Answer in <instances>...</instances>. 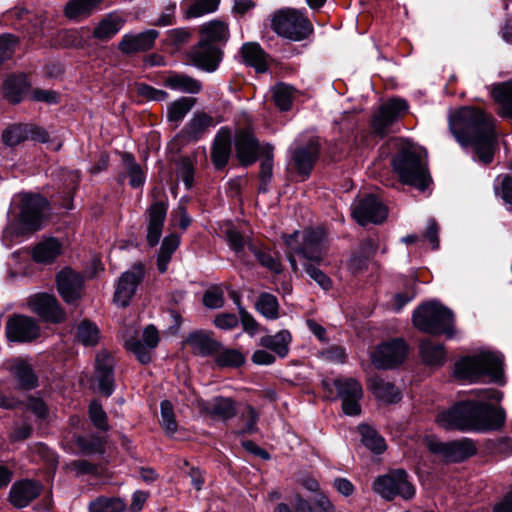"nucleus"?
<instances>
[{"label": "nucleus", "mask_w": 512, "mask_h": 512, "mask_svg": "<svg viewBox=\"0 0 512 512\" xmlns=\"http://www.w3.org/2000/svg\"><path fill=\"white\" fill-rule=\"evenodd\" d=\"M209 415L212 417L228 420L236 415L235 402L231 398L217 396L211 399L206 407Z\"/></svg>", "instance_id": "nucleus-34"}, {"label": "nucleus", "mask_w": 512, "mask_h": 512, "mask_svg": "<svg viewBox=\"0 0 512 512\" xmlns=\"http://www.w3.org/2000/svg\"><path fill=\"white\" fill-rule=\"evenodd\" d=\"M6 336L13 342H31L40 335L37 322L28 316L14 315L6 323Z\"/></svg>", "instance_id": "nucleus-17"}, {"label": "nucleus", "mask_w": 512, "mask_h": 512, "mask_svg": "<svg viewBox=\"0 0 512 512\" xmlns=\"http://www.w3.org/2000/svg\"><path fill=\"white\" fill-rule=\"evenodd\" d=\"M179 243V237L175 234H171L164 238L157 256V268L160 273H165L167 271L172 254L178 248Z\"/></svg>", "instance_id": "nucleus-43"}, {"label": "nucleus", "mask_w": 512, "mask_h": 512, "mask_svg": "<svg viewBox=\"0 0 512 512\" xmlns=\"http://www.w3.org/2000/svg\"><path fill=\"white\" fill-rule=\"evenodd\" d=\"M215 357V362L220 367H239L244 361V355L237 349L220 348Z\"/></svg>", "instance_id": "nucleus-51"}, {"label": "nucleus", "mask_w": 512, "mask_h": 512, "mask_svg": "<svg viewBox=\"0 0 512 512\" xmlns=\"http://www.w3.org/2000/svg\"><path fill=\"white\" fill-rule=\"evenodd\" d=\"M502 356L492 351H480L456 362L454 375L464 381L475 382L482 375H488L493 381L502 376Z\"/></svg>", "instance_id": "nucleus-5"}, {"label": "nucleus", "mask_w": 512, "mask_h": 512, "mask_svg": "<svg viewBox=\"0 0 512 512\" xmlns=\"http://www.w3.org/2000/svg\"><path fill=\"white\" fill-rule=\"evenodd\" d=\"M316 263H304L306 273L313 279L322 289L329 290L332 288L331 279L318 267Z\"/></svg>", "instance_id": "nucleus-56"}, {"label": "nucleus", "mask_w": 512, "mask_h": 512, "mask_svg": "<svg viewBox=\"0 0 512 512\" xmlns=\"http://www.w3.org/2000/svg\"><path fill=\"white\" fill-rule=\"evenodd\" d=\"M334 385L342 400L343 412L349 416L359 415L361 412L359 401L363 396L360 383L354 378H345L336 379Z\"/></svg>", "instance_id": "nucleus-14"}, {"label": "nucleus", "mask_w": 512, "mask_h": 512, "mask_svg": "<svg viewBox=\"0 0 512 512\" xmlns=\"http://www.w3.org/2000/svg\"><path fill=\"white\" fill-rule=\"evenodd\" d=\"M20 206V224L25 232H35L44 223L47 201L39 195L22 194Z\"/></svg>", "instance_id": "nucleus-9"}, {"label": "nucleus", "mask_w": 512, "mask_h": 512, "mask_svg": "<svg viewBox=\"0 0 512 512\" xmlns=\"http://www.w3.org/2000/svg\"><path fill=\"white\" fill-rule=\"evenodd\" d=\"M213 125L214 121L211 116L205 113H199L186 124L183 132L189 139L197 140Z\"/></svg>", "instance_id": "nucleus-40"}, {"label": "nucleus", "mask_w": 512, "mask_h": 512, "mask_svg": "<svg viewBox=\"0 0 512 512\" xmlns=\"http://www.w3.org/2000/svg\"><path fill=\"white\" fill-rule=\"evenodd\" d=\"M29 308L41 318L53 323L65 320V312L60 308L56 297L48 293H38L28 300Z\"/></svg>", "instance_id": "nucleus-18"}, {"label": "nucleus", "mask_w": 512, "mask_h": 512, "mask_svg": "<svg viewBox=\"0 0 512 512\" xmlns=\"http://www.w3.org/2000/svg\"><path fill=\"white\" fill-rule=\"evenodd\" d=\"M84 279L80 273L65 268L57 275V289L63 300L73 303L81 297Z\"/></svg>", "instance_id": "nucleus-21"}, {"label": "nucleus", "mask_w": 512, "mask_h": 512, "mask_svg": "<svg viewBox=\"0 0 512 512\" xmlns=\"http://www.w3.org/2000/svg\"><path fill=\"white\" fill-rule=\"evenodd\" d=\"M194 104L195 99L190 97H181L175 100L167 108L168 121L177 126L192 109Z\"/></svg>", "instance_id": "nucleus-45"}, {"label": "nucleus", "mask_w": 512, "mask_h": 512, "mask_svg": "<svg viewBox=\"0 0 512 512\" xmlns=\"http://www.w3.org/2000/svg\"><path fill=\"white\" fill-rule=\"evenodd\" d=\"M125 509V502L118 497H99L89 504L90 512H123Z\"/></svg>", "instance_id": "nucleus-50"}, {"label": "nucleus", "mask_w": 512, "mask_h": 512, "mask_svg": "<svg viewBox=\"0 0 512 512\" xmlns=\"http://www.w3.org/2000/svg\"><path fill=\"white\" fill-rule=\"evenodd\" d=\"M291 335L287 330H281L275 335L261 337L260 345L272 350L280 357H285L289 351Z\"/></svg>", "instance_id": "nucleus-35"}, {"label": "nucleus", "mask_w": 512, "mask_h": 512, "mask_svg": "<svg viewBox=\"0 0 512 512\" xmlns=\"http://www.w3.org/2000/svg\"><path fill=\"white\" fill-rule=\"evenodd\" d=\"M166 213L167 204L162 201L153 202L148 209L147 241L151 246L159 242Z\"/></svg>", "instance_id": "nucleus-26"}, {"label": "nucleus", "mask_w": 512, "mask_h": 512, "mask_svg": "<svg viewBox=\"0 0 512 512\" xmlns=\"http://www.w3.org/2000/svg\"><path fill=\"white\" fill-rule=\"evenodd\" d=\"M230 149V134L226 131H221L215 139L212 150V158L216 167L221 168L227 163Z\"/></svg>", "instance_id": "nucleus-39"}, {"label": "nucleus", "mask_w": 512, "mask_h": 512, "mask_svg": "<svg viewBox=\"0 0 512 512\" xmlns=\"http://www.w3.org/2000/svg\"><path fill=\"white\" fill-rule=\"evenodd\" d=\"M113 365L114 360L107 351L96 355V379L99 391L105 396H110L114 390Z\"/></svg>", "instance_id": "nucleus-25"}, {"label": "nucleus", "mask_w": 512, "mask_h": 512, "mask_svg": "<svg viewBox=\"0 0 512 512\" xmlns=\"http://www.w3.org/2000/svg\"><path fill=\"white\" fill-rule=\"evenodd\" d=\"M449 128L460 145L474 147L480 162H492L496 132L495 119L490 114L479 108L462 107L450 114Z\"/></svg>", "instance_id": "nucleus-2"}, {"label": "nucleus", "mask_w": 512, "mask_h": 512, "mask_svg": "<svg viewBox=\"0 0 512 512\" xmlns=\"http://www.w3.org/2000/svg\"><path fill=\"white\" fill-rule=\"evenodd\" d=\"M62 243L56 238L43 239L32 250V258L39 264H50L62 253Z\"/></svg>", "instance_id": "nucleus-28"}, {"label": "nucleus", "mask_w": 512, "mask_h": 512, "mask_svg": "<svg viewBox=\"0 0 512 512\" xmlns=\"http://www.w3.org/2000/svg\"><path fill=\"white\" fill-rule=\"evenodd\" d=\"M352 215L360 225L379 224L387 217V208L373 195L369 194L353 203Z\"/></svg>", "instance_id": "nucleus-13"}, {"label": "nucleus", "mask_w": 512, "mask_h": 512, "mask_svg": "<svg viewBox=\"0 0 512 512\" xmlns=\"http://www.w3.org/2000/svg\"><path fill=\"white\" fill-rule=\"evenodd\" d=\"M13 373L21 388L30 390L37 386V376L26 361L17 360L13 365Z\"/></svg>", "instance_id": "nucleus-44"}, {"label": "nucleus", "mask_w": 512, "mask_h": 512, "mask_svg": "<svg viewBox=\"0 0 512 512\" xmlns=\"http://www.w3.org/2000/svg\"><path fill=\"white\" fill-rule=\"evenodd\" d=\"M407 109L408 105L402 99H391L381 105L372 121L374 132L380 136L387 135L389 127L403 116Z\"/></svg>", "instance_id": "nucleus-15"}, {"label": "nucleus", "mask_w": 512, "mask_h": 512, "mask_svg": "<svg viewBox=\"0 0 512 512\" xmlns=\"http://www.w3.org/2000/svg\"><path fill=\"white\" fill-rule=\"evenodd\" d=\"M158 331L153 325L147 326L142 333V340L132 338L125 341V347L132 352L140 363L151 361V351L158 345Z\"/></svg>", "instance_id": "nucleus-19"}, {"label": "nucleus", "mask_w": 512, "mask_h": 512, "mask_svg": "<svg viewBox=\"0 0 512 512\" xmlns=\"http://www.w3.org/2000/svg\"><path fill=\"white\" fill-rule=\"evenodd\" d=\"M124 20L117 14H109L94 28L93 36L100 41L114 37L122 28Z\"/></svg>", "instance_id": "nucleus-33"}, {"label": "nucleus", "mask_w": 512, "mask_h": 512, "mask_svg": "<svg viewBox=\"0 0 512 512\" xmlns=\"http://www.w3.org/2000/svg\"><path fill=\"white\" fill-rule=\"evenodd\" d=\"M248 247L262 266L277 274L282 271L279 259L275 258L270 252L259 250L253 244H249Z\"/></svg>", "instance_id": "nucleus-54"}, {"label": "nucleus", "mask_w": 512, "mask_h": 512, "mask_svg": "<svg viewBox=\"0 0 512 512\" xmlns=\"http://www.w3.org/2000/svg\"><path fill=\"white\" fill-rule=\"evenodd\" d=\"M226 237L231 249L238 255V257H243L246 240L242 235L235 229H228L226 231Z\"/></svg>", "instance_id": "nucleus-59"}, {"label": "nucleus", "mask_w": 512, "mask_h": 512, "mask_svg": "<svg viewBox=\"0 0 512 512\" xmlns=\"http://www.w3.org/2000/svg\"><path fill=\"white\" fill-rule=\"evenodd\" d=\"M373 489L386 500H392L396 496L407 500L415 494V488L409 482L407 473L401 469L378 477L374 482Z\"/></svg>", "instance_id": "nucleus-8"}, {"label": "nucleus", "mask_w": 512, "mask_h": 512, "mask_svg": "<svg viewBox=\"0 0 512 512\" xmlns=\"http://www.w3.org/2000/svg\"><path fill=\"white\" fill-rule=\"evenodd\" d=\"M163 85L171 90L196 94L202 89L201 83L185 74L170 73L163 80Z\"/></svg>", "instance_id": "nucleus-30"}, {"label": "nucleus", "mask_w": 512, "mask_h": 512, "mask_svg": "<svg viewBox=\"0 0 512 512\" xmlns=\"http://www.w3.org/2000/svg\"><path fill=\"white\" fill-rule=\"evenodd\" d=\"M255 309L269 320L279 317V302L273 294L261 293L255 302Z\"/></svg>", "instance_id": "nucleus-46"}, {"label": "nucleus", "mask_w": 512, "mask_h": 512, "mask_svg": "<svg viewBox=\"0 0 512 512\" xmlns=\"http://www.w3.org/2000/svg\"><path fill=\"white\" fill-rule=\"evenodd\" d=\"M477 400H467L456 403L450 409L438 414L436 422L444 429L460 431L497 430L505 422V412L499 403L502 393L487 388L477 390Z\"/></svg>", "instance_id": "nucleus-1"}, {"label": "nucleus", "mask_w": 512, "mask_h": 512, "mask_svg": "<svg viewBox=\"0 0 512 512\" xmlns=\"http://www.w3.org/2000/svg\"><path fill=\"white\" fill-rule=\"evenodd\" d=\"M420 353L423 361L432 366L443 365L446 359V352L441 344L430 340L422 341L420 344Z\"/></svg>", "instance_id": "nucleus-38"}, {"label": "nucleus", "mask_w": 512, "mask_h": 512, "mask_svg": "<svg viewBox=\"0 0 512 512\" xmlns=\"http://www.w3.org/2000/svg\"><path fill=\"white\" fill-rule=\"evenodd\" d=\"M138 94L147 100L164 101L168 98V93L164 90L156 89L146 84L137 86Z\"/></svg>", "instance_id": "nucleus-61"}, {"label": "nucleus", "mask_w": 512, "mask_h": 512, "mask_svg": "<svg viewBox=\"0 0 512 512\" xmlns=\"http://www.w3.org/2000/svg\"><path fill=\"white\" fill-rule=\"evenodd\" d=\"M158 34L154 29L138 34H125L118 43V49L127 55L145 52L153 47Z\"/></svg>", "instance_id": "nucleus-24"}, {"label": "nucleus", "mask_w": 512, "mask_h": 512, "mask_svg": "<svg viewBox=\"0 0 512 512\" xmlns=\"http://www.w3.org/2000/svg\"><path fill=\"white\" fill-rule=\"evenodd\" d=\"M76 338L85 346H94L100 339V331L96 324L83 320L77 327Z\"/></svg>", "instance_id": "nucleus-48"}, {"label": "nucleus", "mask_w": 512, "mask_h": 512, "mask_svg": "<svg viewBox=\"0 0 512 512\" xmlns=\"http://www.w3.org/2000/svg\"><path fill=\"white\" fill-rule=\"evenodd\" d=\"M27 89L24 76H10L3 84L5 98L11 103H19Z\"/></svg>", "instance_id": "nucleus-41"}, {"label": "nucleus", "mask_w": 512, "mask_h": 512, "mask_svg": "<svg viewBox=\"0 0 512 512\" xmlns=\"http://www.w3.org/2000/svg\"><path fill=\"white\" fill-rule=\"evenodd\" d=\"M273 30L281 37L300 41L312 33V25L295 9H282L272 19Z\"/></svg>", "instance_id": "nucleus-7"}, {"label": "nucleus", "mask_w": 512, "mask_h": 512, "mask_svg": "<svg viewBox=\"0 0 512 512\" xmlns=\"http://www.w3.org/2000/svg\"><path fill=\"white\" fill-rule=\"evenodd\" d=\"M199 32L208 43L226 41L229 37L228 25L221 20H212L202 24Z\"/></svg>", "instance_id": "nucleus-37"}, {"label": "nucleus", "mask_w": 512, "mask_h": 512, "mask_svg": "<svg viewBox=\"0 0 512 512\" xmlns=\"http://www.w3.org/2000/svg\"><path fill=\"white\" fill-rule=\"evenodd\" d=\"M424 442L431 452L441 455L444 460L449 462L463 461L476 453L473 441L467 438L440 442L432 437H426Z\"/></svg>", "instance_id": "nucleus-10"}, {"label": "nucleus", "mask_w": 512, "mask_h": 512, "mask_svg": "<svg viewBox=\"0 0 512 512\" xmlns=\"http://www.w3.org/2000/svg\"><path fill=\"white\" fill-rule=\"evenodd\" d=\"M408 348L402 339H394L378 345L371 353L372 364L378 369H390L402 363Z\"/></svg>", "instance_id": "nucleus-11"}, {"label": "nucleus", "mask_w": 512, "mask_h": 512, "mask_svg": "<svg viewBox=\"0 0 512 512\" xmlns=\"http://www.w3.org/2000/svg\"><path fill=\"white\" fill-rule=\"evenodd\" d=\"M271 91L274 103L280 110L287 111L291 108L295 97V89L292 86L278 83Z\"/></svg>", "instance_id": "nucleus-47"}, {"label": "nucleus", "mask_w": 512, "mask_h": 512, "mask_svg": "<svg viewBox=\"0 0 512 512\" xmlns=\"http://www.w3.org/2000/svg\"><path fill=\"white\" fill-rule=\"evenodd\" d=\"M89 414L95 427L103 431L108 430L107 416L100 403L93 401L89 407Z\"/></svg>", "instance_id": "nucleus-57"}, {"label": "nucleus", "mask_w": 512, "mask_h": 512, "mask_svg": "<svg viewBox=\"0 0 512 512\" xmlns=\"http://www.w3.org/2000/svg\"><path fill=\"white\" fill-rule=\"evenodd\" d=\"M187 344L195 352L203 356L214 354L221 348V343L215 340L211 333L204 331H196L189 334Z\"/></svg>", "instance_id": "nucleus-29"}, {"label": "nucleus", "mask_w": 512, "mask_h": 512, "mask_svg": "<svg viewBox=\"0 0 512 512\" xmlns=\"http://www.w3.org/2000/svg\"><path fill=\"white\" fill-rule=\"evenodd\" d=\"M314 512H335V506L322 492L317 493L313 498Z\"/></svg>", "instance_id": "nucleus-64"}, {"label": "nucleus", "mask_w": 512, "mask_h": 512, "mask_svg": "<svg viewBox=\"0 0 512 512\" xmlns=\"http://www.w3.org/2000/svg\"><path fill=\"white\" fill-rule=\"evenodd\" d=\"M161 420L160 424L167 435H173L177 431V423L173 405L170 401L164 400L160 404Z\"/></svg>", "instance_id": "nucleus-52"}, {"label": "nucleus", "mask_w": 512, "mask_h": 512, "mask_svg": "<svg viewBox=\"0 0 512 512\" xmlns=\"http://www.w3.org/2000/svg\"><path fill=\"white\" fill-rule=\"evenodd\" d=\"M26 140L47 143L49 141V134L46 130L34 124H13L2 133L3 143L10 147H14Z\"/></svg>", "instance_id": "nucleus-16"}, {"label": "nucleus", "mask_w": 512, "mask_h": 512, "mask_svg": "<svg viewBox=\"0 0 512 512\" xmlns=\"http://www.w3.org/2000/svg\"><path fill=\"white\" fill-rule=\"evenodd\" d=\"M242 55L246 64L255 68L258 73L268 70V56L257 43H246L242 46Z\"/></svg>", "instance_id": "nucleus-31"}, {"label": "nucleus", "mask_w": 512, "mask_h": 512, "mask_svg": "<svg viewBox=\"0 0 512 512\" xmlns=\"http://www.w3.org/2000/svg\"><path fill=\"white\" fill-rule=\"evenodd\" d=\"M16 43L15 37L11 35L0 36V65L12 57Z\"/></svg>", "instance_id": "nucleus-62"}, {"label": "nucleus", "mask_w": 512, "mask_h": 512, "mask_svg": "<svg viewBox=\"0 0 512 512\" xmlns=\"http://www.w3.org/2000/svg\"><path fill=\"white\" fill-rule=\"evenodd\" d=\"M392 168L402 184L423 191L431 183L427 155L421 148H403L393 158Z\"/></svg>", "instance_id": "nucleus-3"}, {"label": "nucleus", "mask_w": 512, "mask_h": 512, "mask_svg": "<svg viewBox=\"0 0 512 512\" xmlns=\"http://www.w3.org/2000/svg\"><path fill=\"white\" fill-rule=\"evenodd\" d=\"M237 157L244 165H249L256 160L258 142L253 134L247 130L240 131L235 137Z\"/></svg>", "instance_id": "nucleus-27"}, {"label": "nucleus", "mask_w": 512, "mask_h": 512, "mask_svg": "<svg viewBox=\"0 0 512 512\" xmlns=\"http://www.w3.org/2000/svg\"><path fill=\"white\" fill-rule=\"evenodd\" d=\"M363 444L376 453H382L385 448L384 439L369 425L362 424L358 427Z\"/></svg>", "instance_id": "nucleus-49"}, {"label": "nucleus", "mask_w": 512, "mask_h": 512, "mask_svg": "<svg viewBox=\"0 0 512 512\" xmlns=\"http://www.w3.org/2000/svg\"><path fill=\"white\" fill-rule=\"evenodd\" d=\"M203 303L207 308L218 309L224 305V296L222 290L211 288L203 296Z\"/></svg>", "instance_id": "nucleus-60"}, {"label": "nucleus", "mask_w": 512, "mask_h": 512, "mask_svg": "<svg viewBox=\"0 0 512 512\" xmlns=\"http://www.w3.org/2000/svg\"><path fill=\"white\" fill-rule=\"evenodd\" d=\"M325 237L320 230L295 231L285 236L284 242L288 247L287 259L294 272L298 271L297 257L304 263L319 264L325 256Z\"/></svg>", "instance_id": "nucleus-4"}, {"label": "nucleus", "mask_w": 512, "mask_h": 512, "mask_svg": "<svg viewBox=\"0 0 512 512\" xmlns=\"http://www.w3.org/2000/svg\"><path fill=\"white\" fill-rule=\"evenodd\" d=\"M101 0H71L64 7V15L70 20H79L89 16Z\"/></svg>", "instance_id": "nucleus-36"}, {"label": "nucleus", "mask_w": 512, "mask_h": 512, "mask_svg": "<svg viewBox=\"0 0 512 512\" xmlns=\"http://www.w3.org/2000/svg\"><path fill=\"white\" fill-rule=\"evenodd\" d=\"M219 0H196L186 11L185 18H198L217 10Z\"/></svg>", "instance_id": "nucleus-53"}, {"label": "nucleus", "mask_w": 512, "mask_h": 512, "mask_svg": "<svg viewBox=\"0 0 512 512\" xmlns=\"http://www.w3.org/2000/svg\"><path fill=\"white\" fill-rule=\"evenodd\" d=\"M41 490L42 485L38 481L29 479L16 481L10 488L8 500L15 508L21 509L37 498Z\"/></svg>", "instance_id": "nucleus-22"}, {"label": "nucleus", "mask_w": 512, "mask_h": 512, "mask_svg": "<svg viewBox=\"0 0 512 512\" xmlns=\"http://www.w3.org/2000/svg\"><path fill=\"white\" fill-rule=\"evenodd\" d=\"M492 97L500 105L502 115L512 119V81L495 86Z\"/></svg>", "instance_id": "nucleus-42"}, {"label": "nucleus", "mask_w": 512, "mask_h": 512, "mask_svg": "<svg viewBox=\"0 0 512 512\" xmlns=\"http://www.w3.org/2000/svg\"><path fill=\"white\" fill-rule=\"evenodd\" d=\"M189 59L197 68L207 72H213L219 65L221 52L211 43L200 41L189 52Z\"/></svg>", "instance_id": "nucleus-20"}, {"label": "nucleus", "mask_w": 512, "mask_h": 512, "mask_svg": "<svg viewBox=\"0 0 512 512\" xmlns=\"http://www.w3.org/2000/svg\"><path fill=\"white\" fill-rule=\"evenodd\" d=\"M144 275V265L140 262L135 263L130 270L121 274L114 293L116 305L121 307L129 305Z\"/></svg>", "instance_id": "nucleus-12"}, {"label": "nucleus", "mask_w": 512, "mask_h": 512, "mask_svg": "<svg viewBox=\"0 0 512 512\" xmlns=\"http://www.w3.org/2000/svg\"><path fill=\"white\" fill-rule=\"evenodd\" d=\"M370 389L374 396L385 403H396L401 399V392L394 384L379 377L370 379Z\"/></svg>", "instance_id": "nucleus-32"}, {"label": "nucleus", "mask_w": 512, "mask_h": 512, "mask_svg": "<svg viewBox=\"0 0 512 512\" xmlns=\"http://www.w3.org/2000/svg\"><path fill=\"white\" fill-rule=\"evenodd\" d=\"M273 175V158L272 155H267L261 161V170H260V190L263 192L267 191V186L270 183Z\"/></svg>", "instance_id": "nucleus-58"}, {"label": "nucleus", "mask_w": 512, "mask_h": 512, "mask_svg": "<svg viewBox=\"0 0 512 512\" xmlns=\"http://www.w3.org/2000/svg\"><path fill=\"white\" fill-rule=\"evenodd\" d=\"M318 153L319 147L315 140H310L305 146H300L293 150L291 156L292 163L303 180L309 176Z\"/></svg>", "instance_id": "nucleus-23"}, {"label": "nucleus", "mask_w": 512, "mask_h": 512, "mask_svg": "<svg viewBox=\"0 0 512 512\" xmlns=\"http://www.w3.org/2000/svg\"><path fill=\"white\" fill-rule=\"evenodd\" d=\"M239 324L238 317L232 313H221L214 319V325L222 330H231Z\"/></svg>", "instance_id": "nucleus-63"}, {"label": "nucleus", "mask_w": 512, "mask_h": 512, "mask_svg": "<svg viewBox=\"0 0 512 512\" xmlns=\"http://www.w3.org/2000/svg\"><path fill=\"white\" fill-rule=\"evenodd\" d=\"M124 161L126 164L130 185L134 188L142 186L145 182V176L140 165L137 164L134 161V158L128 154L124 156Z\"/></svg>", "instance_id": "nucleus-55"}, {"label": "nucleus", "mask_w": 512, "mask_h": 512, "mask_svg": "<svg viewBox=\"0 0 512 512\" xmlns=\"http://www.w3.org/2000/svg\"><path fill=\"white\" fill-rule=\"evenodd\" d=\"M413 324L419 330L430 334L451 335L453 314L436 302L419 306L413 313Z\"/></svg>", "instance_id": "nucleus-6"}]
</instances>
